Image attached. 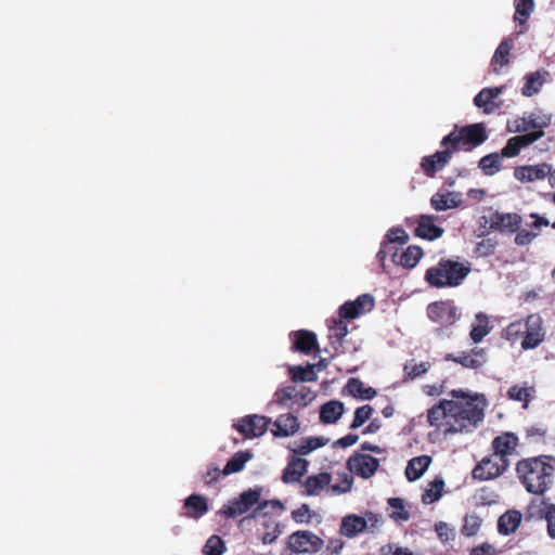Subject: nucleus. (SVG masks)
I'll list each match as a JSON object with an SVG mask.
<instances>
[{
	"instance_id": "nucleus-1",
	"label": "nucleus",
	"mask_w": 555,
	"mask_h": 555,
	"mask_svg": "<svg viewBox=\"0 0 555 555\" xmlns=\"http://www.w3.org/2000/svg\"><path fill=\"white\" fill-rule=\"evenodd\" d=\"M516 474L527 492L543 495L548 491L555 477V456L541 454L517 462Z\"/></svg>"
},
{
	"instance_id": "nucleus-2",
	"label": "nucleus",
	"mask_w": 555,
	"mask_h": 555,
	"mask_svg": "<svg viewBox=\"0 0 555 555\" xmlns=\"http://www.w3.org/2000/svg\"><path fill=\"white\" fill-rule=\"evenodd\" d=\"M451 396L457 400H450L451 424L444 429V435L462 433L476 427L483 418V408L479 406L474 398L463 390H452Z\"/></svg>"
},
{
	"instance_id": "nucleus-3",
	"label": "nucleus",
	"mask_w": 555,
	"mask_h": 555,
	"mask_svg": "<svg viewBox=\"0 0 555 555\" xmlns=\"http://www.w3.org/2000/svg\"><path fill=\"white\" fill-rule=\"evenodd\" d=\"M470 270L469 262L441 258L436 266L425 271L424 280L436 288L457 287L463 284Z\"/></svg>"
},
{
	"instance_id": "nucleus-4",
	"label": "nucleus",
	"mask_w": 555,
	"mask_h": 555,
	"mask_svg": "<svg viewBox=\"0 0 555 555\" xmlns=\"http://www.w3.org/2000/svg\"><path fill=\"white\" fill-rule=\"evenodd\" d=\"M487 139V130L485 125L481 122L463 127L454 126V129L442 138L440 145H448L453 154L460 150L470 152L486 142Z\"/></svg>"
},
{
	"instance_id": "nucleus-5",
	"label": "nucleus",
	"mask_w": 555,
	"mask_h": 555,
	"mask_svg": "<svg viewBox=\"0 0 555 555\" xmlns=\"http://www.w3.org/2000/svg\"><path fill=\"white\" fill-rule=\"evenodd\" d=\"M261 496V489H248L224 504L218 512V514L225 518H235L248 512L254 505H256Z\"/></svg>"
},
{
	"instance_id": "nucleus-6",
	"label": "nucleus",
	"mask_w": 555,
	"mask_h": 555,
	"mask_svg": "<svg viewBox=\"0 0 555 555\" xmlns=\"http://www.w3.org/2000/svg\"><path fill=\"white\" fill-rule=\"evenodd\" d=\"M324 545V541L309 530H298L293 532L287 539V547L297 554H314Z\"/></svg>"
},
{
	"instance_id": "nucleus-7",
	"label": "nucleus",
	"mask_w": 555,
	"mask_h": 555,
	"mask_svg": "<svg viewBox=\"0 0 555 555\" xmlns=\"http://www.w3.org/2000/svg\"><path fill=\"white\" fill-rule=\"evenodd\" d=\"M509 466L508 459L491 454L483 457L473 469L474 479L486 481L501 476Z\"/></svg>"
},
{
	"instance_id": "nucleus-8",
	"label": "nucleus",
	"mask_w": 555,
	"mask_h": 555,
	"mask_svg": "<svg viewBox=\"0 0 555 555\" xmlns=\"http://www.w3.org/2000/svg\"><path fill=\"white\" fill-rule=\"evenodd\" d=\"M348 470L363 479L372 477L379 467V460L364 453L356 452L347 460Z\"/></svg>"
},
{
	"instance_id": "nucleus-9",
	"label": "nucleus",
	"mask_w": 555,
	"mask_h": 555,
	"mask_svg": "<svg viewBox=\"0 0 555 555\" xmlns=\"http://www.w3.org/2000/svg\"><path fill=\"white\" fill-rule=\"evenodd\" d=\"M271 424V418L263 415H246L234 424V428L246 438H257L262 436Z\"/></svg>"
},
{
	"instance_id": "nucleus-10",
	"label": "nucleus",
	"mask_w": 555,
	"mask_h": 555,
	"mask_svg": "<svg viewBox=\"0 0 555 555\" xmlns=\"http://www.w3.org/2000/svg\"><path fill=\"white\" fill-rule=\"evenodd\" d=\"M428 318L442 326L452 325L457 320V309L451 301H435L427 307Z\"/></svg>"
},
{
	"instance_id": "nucleus-11",
	"label": "nucleus",
	"mask_w": 555,
	"mask_h": 555,
	"mask_svg": "<svg viewBox=\"0 0 555 555\" xmlns=\"http://www.w3.org/2000/svg\"><path fill=\"white\" fill-rule=\"evenodd\" d=\"M441 147L443 149L442 151H437L433 155L422 158L421 168L429 178H434L452 158L453 152L450 147L448 145Z\"/></svg>"
},
{
	"instance_id": "nucleus-12",
	"label": "nucleus",
	"mask_w": 555,
	"mask_h": 555,
	"mask_svg": "<svg viewBox=\"0 0 555 555\" xmlns=\"http://www.w3.org/2000/svg\"><path fill=\"white\" fill-rule=\"evenodd\" d=\"M521 222V216L516 212L504 214L495 211L490 217V229L500 231L501 233H516Z\"/></svg>"
},
{
	"instance_id": "nucleus-13",
	"label": "nucleus",
	"mask_w": 555,
	"mask_h": 555,
	"mask_svg": "<svg viewBox=\"0 0 555 555\" xmlns=\"http://www.w3.org/2000/svg\"><path fill=\"white\" fill-rule=\"evenodd\" d=\"M550 122V117L537 116L535 114L531 113L514 119L512 124L513 129L509 128V130L522 134L529 133L531 131H543V129L547 127Z\"/></svg>"
},
{
	"instance_id": "nucleus-14",
	"label": "nucleus",
	"mask_w": 555,
	"mask_h": 555,
	"mask_svg": "<svg viewBox=\"0 0 555 555\" xmlns=\"http://www.w3.org/2000/svg\"><path fill=\"white\" fill-rule=\"evenodd\" d=\"M552 173V166L547 163L518 166L514 169V177L520 182L543 180Z\"/></svg>"
},
{
	"instance_id": "nucleus-15",
	"label": "nucleus",
	"mask_w": 555,
	"mask_h": 555,
	"mask_svg": "<svg viewBox=\"0 0 555 555\" xmlns=\"http://www.w3.org/2000/svg\"><path fill=\"white\" fill-rule=\"evenodd\" d=\"M544 135V131H531L529 133L513 137L507 140L506 145L501 151L503 157H515L521 149L529 146Z\"/></svg>"
},
{
	"instance_id": "nucleus-16",
	"label": "nucleus",
	"mask_w": 555,
	"mask_h": 555,
	"mask_svg": "<svg viewBox=\"0 0 555 555\" xmlns=\"http://www.w3.org/2000/svg\"><path fill=\"white\" fill-rule=\"evenodd\" d=\"M289 338L292 340L291 349L295 352L310 354L312 351H318V339L313 332L307 330H299L291 332Z\"/></svg>"
},
{
	"instance_id": "nucleus-17",
	"label": "nucleus",
	"mask_w": 555,
	"mask_h": 555,
	"mask_svg": "<svg viewBox=\"0 0 555 555\" xmlns=\"http://www.w3.org/2000/svg\"><path fill=\"white\" fill-rule=\"evenodd\" d=\"M437 216L434 215H421L416 219V228L414 230L415 236L428 240V241H435L442 236L444 230L436 225Z\"/></svg>"
},
{
	"instance_id": "nucleus-18",
	"label": "nucleus",
	"mask_w": 555,
	"mask_h": 555,
	"mask_svg": "<svg viewBox=\"0 0 555 555\" xmlns=\"http://www.w3.org/2000/svg\"><path fill=\"white\" fill-rule=\"evenodd\" d=\"M451 401L450 400H440L438 404H435L427 412V421L430 426L436 427L438 429H447L451 424V413H449Z\"/></svg>"
},
{
	"instance_id": "nucleus-19",
	"label": "nucleus",
	"mask_w": 555,
	"mask_h": 555,
	"mask_svg": "<svg viewBox=\"0 0 555 555\" xmlns=\"http://www.w3.org/2000/svg\"><path fill=\"white\" fill-rule=\"evenodd\" d=\"M332 475L330 473H319L310 475L301 483L304 490L301 492L305 496L320 495L324 490L331 489Z\"/></svg>"
},
{
	"instance_id": "nucleus-20",
	"label": "nucleus",
	"mask_w": 555,
	"mask_h": 555,
	"mask_svg": "<svg viewBox=\"0 0 555 555\" xmlns=\"http://www.w3.org/2000/svg\"><path fill=\"white\" fill-rule=\"evenodd\" d=\"M529 327L526 330L521 340V348L525 350L534 349L544 339V334L541 327V318L535 314L528 317Z\"/></svg>"
},
{
	"instance_id": "nucleus-21",
	"label": "nucleus",
	"mask_w": 555,
	"mask_h": 555,
	"mask_svg": "<svg viewBox=\"0 0 555 555\" xmlns=\"http://www.w3.org/2000/svg\"><path fill=\"white\" fill-rule=\"evenodd\" d=\"M444 360L453 361L466 369L477 370L480 369L487 362V357L483 348H474L469 353L463 352L461 356L457 357L448 353L444 357Z\"/></svg>"
},
{
	"instance_id": "nucleus-22",
	"label": "nucleus",
	"mask_w": 555,
	"mask_h": 555,
	"mask_svg": "<svg viewBox=\"0 0 555 555\" xmlns=\"http://www.w3.org/2000/svg\"><path fill=\"white\" fill-rule=\"evenodd\" d=\"M300 428L297 416L292 413L281 414L273 422L271 433L274 437H289L295 435Z\"/></svg>"
},
{
	"instance_id": "nucleus-23",
	"label": "nucleus",
	"mask_w": 555,
	"mask_h": 555,
	"mask_svg": "<svg viewBox=\"0 0 555 555\" xmlns=\"http://www.w3.org/2000/svg\"><path fill=\"white\" fill-rule=\"evenodd\" d=\"M503 92V87L483 88L475 98L474 104L485 114H492L500 108L494 100Z\"/></svg>"
},
{
	"instance_id": "nucleus-24",
	"label": "nucleus",
	"mask_w": 555,
	"mask_h": 555,
	"mask_svg": "<svg viewBox=\"0 0 555 555\" xmlns=\"http://www.w3.org/2000/svg\"><path fill=\"white\" fill-rule=\"evenodd\" d=\"M491 446L493 449V455L507 459V456L511 455L518 446V437L514 433L506 431L496 436L492 440Z\"/></svg>"
},
{
	"instance_id": "nucleus-25",
	"label": "nucleus",
	"mask_w": 555,
	"mask_h": 555,
	"mask_svg": "<svg viewBox=\"0 0 555 555\" xmlns=\"http://www.w3.org/2000/svg\"><path fill=\"white\" fill-rule=\"evenodd\" d=\"M308 461L299 456H292L282 473L284 483H294L300 481V478L307 473Z\"/></svg>"
},
{
	"instance_id": "nucleus-26",
	"label": "nucleus",
	"mask_w": 555,
	"mask_h": 555,
	"mask_svg": "<svg viewBox=\"0 0 555 555\" xmlns=\"http://www.w3.org/2000/svg\"><path fill=\"white\" fill-rule=\"evenodd\" d=\"M184 516L192 519H199L209 509L208 500L204 495L191 494L184 500Z\"/></svg>"
},
{
	"instance_id": "nucleus-27",
	"label": "nucleus",
	"mask_w": 555,
	"mask_h": 555,
	"mask_svg": "<svg viewBox=\"0 0 555 555\" xmlns=\"http://www.w3.org/2000/svg\"><path fill=\"white\" fill-rule=\"evenodd\" d=\"M548 76L550 74L545 69H539L527 74L524 77L525 83L521 88V94L527 98H531L538 94L541 91Z\"/></svg>"
},
{
	"instance_id": "nucleus-28",
	"label": "nucleus",
	"mask_w": 555,
	"mask_h": 555,
	"mask_svg": "<svg viewBox=\"0 0 555 555\" xmlns=\"http://www.w3.org/2000/svg\"><path fill=\"white\" fill-rule=\"evenodd\" d=\"M366 530V522L362 516L349 514L341 519L339 533L352 539Z\"/></svg>"
},
{
	"instance_id": "nucleus-29",
	"label": "nucleus",
	"mask_w": 555,
	"mask_h": 555,
	"mask_svg": "<svg viewBox=\"0 0 555 555\" xmlns=\"http://www.w3.org/2000/svg\"><path fill=\"white\" fill-rule=\"evenodd\" d=\"M345 411L343 402L331 400L325 402L320 408V422L322 424H335L341 417Z\"/></svg>"
},
{
	"instance_id": "nucleus-30",
	"label": "nucleus",
	"mask_w": 555,
	"mask_h": 555,
	"mask_svg": "<svg viewBox=\"0 0 555 555\" xmlns=\"http://www.w3.org/2000/svg\"><path fill=\"white\" fill-rule=\"evenodd\" d=\"M431 463L429 455H420L411 459L405 467V477L409 481H416L427 470Z\"/></svg>"
},
{
	"instance_id": "nucleus-31",
	"label": "nucleus",
	"mask_w": 555,
	"mask_h": 555,
	"mask_svg": "<svg viewBox=\"0 0 555 555\" xmlns=\"http://www.w3.org/2000/svg\"><path fill=\"white\" fill-rule=\"evenodd\" d=\"M423 257V249L417 245L409 246L404 251L398 255L392 253V261L401 264L405 269L414 268Z\"/></svg>"
},
{
	"instance_id": "nucleus-32",
	"label": "nucleus",
	"mask_w": 555,
	"mask_h": 555,
	"mask_svg": "<svg viewBox=\"0 0 555 555\" xmlns=\"http://www.w3.org/2000/svg\"><path fill=\"white\" fill-rule=\"evenodd\" d=\"M521 521V514L518 511H507L498 520V531L508 535L516 531Z\"/></svg>"
},
{
	"instance_id": "nucleus-33",
	"label": "nucleus",
	"mask_w": 555,
	"mask_h": 555,
	"mask_svg": "<svg viewBox=\"0 0 555 555\" xmlns=\"http://www.w3.org/2000/svg\"><path fill=\"white\" fill-rule=\"evenodd\" d=\"M328 330L331 346L335 351H337L343 346L344 339L348 334V327L345 319H340V317L338 319H333Z\"/></svg>"
},
{
	"instance_id": "nucleus-34",
	"label": "nucleus",
	"mask_w": 555,
	"mask_h": 555,
	"mask_svg": "<svg viewBox=\"0 0 555 555\" xmlns=\"http://www.w3.org/2000/svg\"><path fill=\"white\" fill-rule=\"evenodd\" d=\"M330 439L325 437H305L300 440L296 448L292 449L293 453L305 456L314 450L322 448L328 443Z\"/></svg>"
},
{
	"instance_id": "nucleus-35",
	"label": "nucleus",
	"mask_w": 555,
	"mask_h": 555,
	"mask_svg": "<svg viewBox=\"0 0 555 555\" xmlns=\"http://www.w3.org/2000/svg\"><path fill=\"white\" fill-rule=\"evenodd\" d=\"M346 388L352 397L362 400H371L377 395L374 388L366 387L362 380L354 377L347 382Z\"/></svg>"
},
{
	"instance_id": "nucleus-36",
	"label": "nucleus",
	"mask_w": 555,
	"mask_h": 555,
	"mask_svg": "<svg viewBox=\"0 0 555 555\" xmlns=\"http://www.w3.org/2000/svg\"><path fill=\"white\" fill-rule=\"evenodd\" d=\"M251 456L253 455L249 451L236 452L223 467L222 474L228 476L241 472L245 464L251 459Z\"/></svg>"
},
{
	"instance_id": "nucleus-37",
	"label": "nucleus",
	"mask_w": 555,
	"mask_h": 555,
	"mask_svg": "<svg viewBox=\"0 0 555 555\" xmlns=\"http://www.w3.org/2000/svg\"><path fill=\"white\" fill-rule=\"evenodd\" d=\"M430 205L435 210L443 211L456 207L459 205V201H456L450 192H437L431 196Z\"/></svg>"
},
{
	"instance_id": "nucleus-38",
	"label": "nucleus",
	"mask_w": 555,
	"mask_h": 555,
	"mask_svg": "<svg viewBox=\"0 0 555 555\" xmlns=\"http://www.w3.org/2000/svg\"><path fill=\"white\" fill-rule=\"evenodd\" d=\"M513 43L511 39H505L499 44L491 61L494 72H498L496 65L505 66L509 63Z\"/></svg>"
},
{
	"instance_id": "nucleus-39",
	"label": "nucleus",
	"mask_w": 555,
	"mask_h": 555,
	"mask_svg": "<svg viewBox=\"0 0 555 555\" xmlns=\"http://www.w3.org/2000/svg\"><path fill=\"white\" fill-rule=\"evenodd\" d=\"M528 318L526 321H515L509 323L502 333L504 339L515 343L519 337H524L526 330H528Z\"/></svg>"
},
{
	"instance_id": "nucleus-40",
	"label": "nucleus",
	"mask_w": 555,
	"mask_h": 555,
	"mask_svg": "<svg viewBox=\"0 0 555 555\" xmlns=\"http://www.w3.org/2000/svg\"><path fill=\"white\" fill-rule=\"evenodd\" d=\"M502 157L503 156H501V154L499 153L485 155L483 157L480 158L478 166L486 176H492L500 171L502 167Z\"/></svg>"
},
{
	"instance_id": "nucleus-41",
	"label": "nucleus",
	"mask_w": 555,
	"mask_h": 555,
	"mask_svg": "<svg viewBox=\"0 0 555 555\" xmlns=\"http://www.w3.org/2000/svg\"><path fill=\"white\" fill-rule=\"evenodd\" d=\"M534 388L528 386L513 385L507 390V397L514 401L524 402V408H528V403L533 398Z\"/></svg>"
},
{
	"instance_id": "nucleus-42",
	"label": "nucleus",
	"mask_w": 555,
	"mask_h": 555,
	"mask_svg": "<svg viewBox=\"0 0 555 555\" xmlns=\"http://www.w3.org/2000/svg\"><path fill=\"white\" fill-rule=\"evenodd\" d=\"M514 21L525 25L534 9V0H514Z\"/></svg>"
},
{
	"instance_id": "nucleus-43",
	"label": "nucleus",
	"mask_w": 555,
	"mask_h": 555,
	"mask_svg": "<svg viewBox=\"0 0 555 555\" xmlns=\"http://www.w3.org/2000/svg\"><path fill=\"white\" fill-rule=\"evenodd\" d=\"M443 488V479L436 478L429 483V488H427L422 494V502L424 504H433L434 502L438 501L442 496Z\"/></svg>"
},
{
	"instance_id": "nucleus-44",
	"label": "nucleus",
	"mask_w": 555,
	"mask_h": 555,
	"mask_svg": "<svg viewBox=\"0 0 555 555\" xmlns=\"http://www.w3.org/2000/svg\"><path fill=\"white\" fill-rule=\"evenodd\" d=\"M429 367H430V364L428 362H421V363H415L414 361L406 362L403 366L404 380L405 382L413 380V379L424 375L425 373H427Z\"/></svg>"
},
{
	"instance_id": "nucleus-45",
	"label": "nucleus",
	"mask_w": 555,
	"mask_h": 555,
	"mask_svg": "<svg viewBox=\"0 0 555 555\" xmlns=\"http://www.w3.org/2000/svg\"><path fill=\"white\" fill-rule=\"evenodd\" d=\"M289 373L294 382H315L318 378L313 366L310 364L306 367L293 366L289 369Z\"/></svg>"
},
{
	"instance_id": "nucleus-46",
	"label": "nucleus",
	"mask_w": 555,
	"mask_h": 555,
	"mask_svg": "<svg viewBox=\"0 0 555 555\" xmlns=\"http://www.w3.org/2000/svg\"><path fill=\"white\" fill-rule=\"evenodd\" d=\"M373 414V408L370 404H364L359 406L354 411L353 420L350 424L351 429H357L361 427L365 422H367Z\"/></svg>"
},
{
	"instance_id": "nucleus-47",
	"label": "nucleus",
	"mask_w": 555,
	"mask_h": 555,
	"mask_svg": "<svg viewBox=\"0 0 555 555\" xmlns=\"http://www.w3.org/2000/svg\"><path fill=\"white\" fill-rule=\"evenodd\" d=\"M262 527L266 528V531L261 533V541L263 544H271L273 543L279 535L282 533V529L279 522L275 521H269V522H262Z\"/></svg>"
},
{
	"instance_id": "nucleus-48",
	"label": "nucleus",
	"mask_w": 555,
	"mask_h": 555,
	"mask_svg": "<svg viewBox=\"0 0 555 555\" xmlns=\"http://www.w3.org/2000/svg\"><path fill=\"white\" fill-rule=\"evenodd\" d=\"M205 555H222L225 552V544L219 535H211L204 545Z\"/></svg>"
},
{
	"instance_id": "nucleus-49",
	"label": "nucleus",
	"mask_w": 555,
	"mask_h": 555,
	"mask_svg": "<svg viewBox=\"0 0 555 555\" xmlns=\"http://www.w3.org/2000/svg\"><path fill=\"white\" fill-rule=\"evenodd\" d=\"M388 505L393 509V512L390 514L392 519L406 521L410 518V514L405 511L404 502L402 499L390 498L388 499Z\"/></svg>"
},
{
	"instance_id": "nucleus-50",
	"label": "nucleus",
	"mask_w": 555,
	"mask_h": 555,
	"mask_svg": "<svg viewBox=\"0 0 555 555\" xmlns=\"http://www.w3.org/2000/svg\"><path fill=\"white\" fill-rule=\"evenodd\" d=\"M498 242L494 238H483L477 243L475 253L479 257H488L494 254Z\"/></svg>"
},
{
	"instance_id": "nucleus-51",
	"label": "nucleus",
	"mask_w": 555,
	"mask_h": 555,
	"mask_svg": "<svg viewBox=\"0 0 555 555\" xmlns=\"http://www.w3.org/2000/svg\"><path fill=\"white\" fill-rule=\"evenodd\" d=\"M481 526V519L477 515H467L464 518V525L462 531L465 535H475Z\"/></svg>"
},
{
	"instance_id": "nucleus-52",
	"label": "nucleus",
	"mask_w": 555,
	"mask_h": 555,
	"mask_svg": "<svg viewBox=\"0 0 555 555\" xmlns=\"http://www.w3.org/2000/svg\"><path fill=\"white\" fill-rule=\"evenodd\" d=\"M386 237L387 242L385 243L389 246H391L393 243L405 244L409 240L408 233L402 228H391L387 232Z\"/></svg>"
},
{
	"instance_id": "nucleus-53",
	"label": "nucleus",
	"mask_w": 555,
	"mask_h": 555,
	"mask_svg": "<svg viewBox=\"0 0 555 555\" xmlns=\"http://www.w3.org/2000/svg\"><path fill=\"white\" fill-rule=\"evenodd\" d=\"M358 310H360V315L366 311H371L374 308V298L370 294H362L357 297L356 300L352 301Z\"/></svg>"
},
{
	"instance_id": "nucleus-54",
	"label": "nucleus",
	"mask_w": 555,
	"mask_h": 555,
	"mask_svg": "<svg viewBox=\"0 0 555 555\" xmlns=\"http://www.w3.org/2000/svg\"><path fill=\"white\" fill-rule=\"evenodd\" d=\"M546 529L550 538L555 539V504H547L544 511Z\"/></svg>"
},
{
	"instance_id": "nucleus-55",
	"label": "nucleus",
	"mask_w": 555,
	"mask_h": 555,
	"mask_svg": "<svg viewBox=\"0 0 555 555\" xmlns=\"http://www.w3.org/2000/svg\"><path fill=\"white\" fill-rule=\"evenodd\" d=\"M435 531L438 538L443 542H449L454 539V531L447 522L439 521L435 525Z\"/></svg>"
},
{
	"instance_id": "nucleus-56",
	"label": "nucleus",
	"mask_w": 555,
	"mask_h": 555,
	"mask_svg": "<svg viewBox=\"0 0 555 555\" xmlns=\"http://www.w3.org/2000/svg\"><path fill=\"white\" fill-rule=\"evenodd\" d=\"M338 313L340 319L353 320L360 315V310L356 308L352 301H347L339 307Z\"/></svg>"
},
{
	"instance_id": "nucleus-57",
	"label": "nucleus",
	"mask_w": 555,
	"mask_h": 555,
	"mask_svg": "<svg viewBox=\"0 0 555 555\" xmlns=\"http://www.w3.org/2000/svg\"><path fill=\"white\" fill-rule=\"evenodd\" d=\"M292 518L297 524L309 522L311 518L309 505L301 504L298 508L294 509L292 512Z\"/></svg>"
},
{
	"instance_id": "nucleus-58",
	"label": "nucleus",
	"mask_w": 555,
	"mask_h": 555,
	"mask_svg": "<svg viewBox=\"0 0 555 555\" xmlns=\"http://www.w3.org/2000/svg\"><path fill=\"white\" fill-rule=\"evenodd\" d=\"M352 477L345 475L340 483L331 485V492L333 494H343L349 492L352 488Z\"/></svg>"
},
{
	"instance_id": "nucleus-59",
	"label": "nucleus",
	"mask_w": 555,
	"mask_h": 555,
	"mask_svg": "<svg viewBox=\"0 0 555 555\" xmlns=\"http://www.w3.org/2000/svg\"><path fill=\"white\" fill-rule=\"evenodd\" d=\"M295 387L288 386L282 389H278L274 393L275 401L284 405L287 403V401L292 400L294 397Z\"/></svg>"
},
{
	"instance_id": "nucleus-60",
	"label": "nucleus",
	"mask_w": 555,
	"mask_h": 555,
	"mask_svg": "<svg viewBox=\"0 0 555 555\" xmlns=\"http://www.w3.org/2000/svg\"><path fill=\"white\" fill-rule=\"evenodd\" d=\"M362 518H364L366 522V529H369L371 532H374L382 522V516L373 512H365Z\"/></svg>"
},
{
	"instance_id": "nucleus-61",
	"label": "nucleus",
	"mask_w": 555,
	"mask_h": 555,
	"mask_svg": "<svg viewBox=\"0 0 555 555\" xmlns=\"http://www.w3.org/2000/svg\"><path fill=\"white\" fill-rule=\"evenodd\" d=\"M535 236H537V234L531 231L520 230V231H517L514 242L518 246H524V245L530 244L534 240Z\"/></svg>"
},
{
	"instance_id": "nucleus-62",
	"label": "nucleus",
	"mask_w": 555,
	"mask_h": 555,
	"mask_svg": "<svg viewBox=\"0 0 555 555\" xmlns=\"http://www.w3.org/2000/svg\"><path fill=\"white\" fill-rule=\"evenodd\" d=\"M220 474H222V472H220L219 467L211 464L207 472L203 475V480L206 485L210 486L212 482L219 479Z\"/></svg>"
},
{
	"instance_id": "nucleus-63",
	"label": "nucleus",
	"mask_w": 555,
	"mask_h": 555,
	"mask_svg": "<svg viewBox=\"0 0 555 555\" xmlns=\"http://www.w3.org/2000/svg\"><path fill=\"white\" fill-rule=\"evenodd\" d=\"M488 333H489L488 325L479 324L472 328L469 335L474 343H479L485 338L486 335H488Z\"/></svg>"
},
{
	"instance_id": "nucleus-64",
	"label": "nucleus",
	"mask_w": 555,
	"mask_h": 555,
	"mask_svg": "<svg viewBox=\"0 0 555 555\" xmlns=\"http://www.w3.org/2000/svg\"><path fill=\"white\" fill-rule=\"evenodd\" d=\"M494 547L489 543H482L481 545L472 548L469 555H493Z\"/></svg>"
}]
</instances>
